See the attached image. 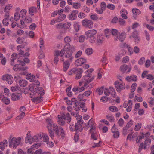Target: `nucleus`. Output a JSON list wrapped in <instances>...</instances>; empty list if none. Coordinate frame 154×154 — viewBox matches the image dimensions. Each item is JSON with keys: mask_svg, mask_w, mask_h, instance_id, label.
Segmentation results:
<instances>
[{"mask_svg": "<svg viewBox=\"0 0 154 154\" xmlns=\"http://www.w3.org/2000/svg\"><path fill=\"white\" fill-rule=\"evenodd\" d=\"M53 130L55 131L56 136L58 138H60V135L62 138H64L65 133L61 127H58L56 125H53Z\"/></svg>", "mask_w": 154, "mask_h": 154, "instance_id": "f257e3e1", "label": "nucleus"}, {"mask_svg": "<svg viewBox=\"0 0 154 154\" xmlns=\"http://www.w3.org/2000/svg\"><path fill=\"white\" fill-rule=\"evenodd\" d=\"M31 137V132L30 131H29L26 135V136L25 138V142L26 143H28L31 144L32 141L38 142L39 140V138L37 136L35 135L31 139L30 138Z\"/></svg>", "mask_w": 154, "mask_h": 154, "instance_id": "f03ea898", "label": "nucleus"}, {"mask_svg": "<svg viewBox=\"0 0 154 154\" xmlns=\"http://www.w3.org/2000/svg\"><path fill=\"white\" fill-rule=\"evenodd\" d=\"M47 122L48 123L47 127L48 130L50 137L52 139H53L54 137V134L53 131H52V128H53V125L55 124H53L52 122L51 121V120L50 119H47Z\"/></svg>", "mask_w": 154, "mask_h": 154, "instance_id": "7ed1b4c3", "label": "nucleus"}, {"mask_svg": "<svg viewBox=\"0 0 154 154\" xmlns=\"http://www.w3.org/2000/svg\"><path fill=\"white\" fill-rule=\"evenodd\" d=\"M18 61L21 64V65L19 64H15L14 66L13 69L15 71H18L19 70H26L28 68L27 67H24L23 66L25 65V63L23 62L21 60H18Z\"/></svg>", "mask_w": 154, "mask_h": 154, "instance_id": "20e7f679", "label": "nucleus"}, {"mask_svg": "<svg viewBox=\"0 0 154 154\" xmlns=\"http://www.w3.org/2000/svg\"><path fill=\"white\" fill-rule=\"evenodd\" d=\"M21 138L16 137L13 138L11 140L9 141L10 147H13L16 148L20 143Z\"/></svg>", "mask_w": 154, "mask_h": 154, "instance_id": "39448f33", "label": "nucleus"}, {"mask_svg": "<svg viewBox=\"0 0 154 154\" xmlns=\"http://www.w3.org/2000/svg\"><path fill=\"white\" fill-rule=\"evenodd\" d=\"M71 49H71V50L66 51L64 54L65 57L66 58L69 59L68 60L69 61H72V60L73 58L72 54L73 52L75 50L74 47H72Z\"/></svg>", "mask_w": 154, "mask_h": 154, "instance_id": "423d86ee", "label": "nucleus"}, {"mask_svg": "<svg viewBox=\"0 0 154 154\" xmlns=\"http://www.w3.org/2000/svg\"><path fill=\"white\" fill-rule=\"evenodd\" d=\"M82 125H80L78 124H77L76 123L75 124V125L73 124H71L69 126L70 130L72 131H79L81 132L82 130Z\"/></svg>", "mask_w": 154, "mask_h": 154, "instance_id": "0eeeda50", "label": "nucleus"}, {"mask_svg": "<svg viewBox=\"0 0 154 154\" xmlns=\"http://www.w3.org/2000/svg\"><path fill=\"white\" fill-rule=\"evenodd\" d=\"M115 85L117 91L119 92L125 88V84L122 82H119L118 81H116L115 82Z\"/></svg>", "mask_w": 154, "mask_h": 154, "instance_id": "6e6552de", "label": "nucleus"}, {"mask_svg": "<svg viewBox=\"0 0 154 154\" xmlns=\"http://www.w3.org/2000/svg\"><path fill=\"white\" fill-rule=\"evenodd\" d=\"M3 81H6L9 84H11L13 82V78L11 75L8 74L3 75L2 77Z\"/></svg>", "mask_w": 154, "mask_h": 154, "instance_id": "1a4fd4ad", "label": "nucleus"}, {"mask_svg": "<svg viewBox=\"0 0 154 154\" xmlns=\"http://www.w3.org/2000/svg\"><path fill=\"white\" fill-rule=\"evenodd\" d=\"M82 24L85 27L91 28L93 26V23L91 20L85 19L82 20Z\"/></svg>", "mask_w": 154, "mask_h": 154, "instance_id": "9d476101", "label": "nucleus"}, {"mask_svg": "<svg viewBox=\"0 0 154 154\" xmlns=\"http://www.w3.org/2000/svg\"><path fill=\"white\" fill-rule=\"evenodd\" d=\"M96 127H92L90 130V132L91 134V138L94 140H97L98 136L97 133L95 131Z\"/></svg>", "mask_w": 154, "mask_h": 154, "instance_id": "9b49d317", "label": "nucleus"}, {"mask_svg": "<svg viewBox=\"0 0 154 154\" xmlns=\"http://www.w3.org/2000/svg\"><path fill=\"white\" fill-rule=\"evenodd\" d=\"M79 13L78 11L76 10H74L68 16V18L71 20H75L77 18V15Z\"/></svg>", "mask_w": 154, "mask_h": 154, "instance_id": "f8f14e48", "label": "nucleus"}, {"mask_svg": "<svg viewBox=\"0 0 154 154\" xmlns=\"http://www.w3.org/2000/svg\"><path fill=\"white\" fill-rule=\"evenodd\" d=\"M83 72L82 69L80 68L75 69L74 74L76 75L75 77L76 79H79L81 78Z\"/></svg>", "mask_w": 154, "mask_h": 154, "instance_id": "ddd939ff", "label": "nucleus"}, {"mask_svg": "<svg viewBox=\"0 0 154 154\" xmlns=\"http://www.w3.org/2000/svg\"><path fill=\"white\" fill-rule=\"evenodd\" d=\"M97 33V31L94 29L89 30L85 32V35L86 37V38L88 39L90 37L94 36Z\"/></svg>", "mask_w": 154, "mask_h": 154, "instance_id": "4468645a", "label": "nucleus"}, {"mask_svg": "<svg viewBox=\"0 0 154 154\" xmlns=\"http://www.w3.org/2000/svg\"><path fill=\"white\" fill-rule=\"evenodd\" d=\"M86 60L83 58H80L77 59L75 62V64L77 66H81L82 65L86 63Z\"/></svg>", "mask_w": 154, "mask_h": 154, "instance_id": "2eb2a0df", "label": "nucleus"}, {"mask_svg": "<svg viewBox=\"0 0 154 154\" xmlns=\"http://www.w3.org/2000/svg\"><path fill=\"white\" fill-rule=\"evenodd\" d=\"M21 97V94L20 93H13L11 95V99L13 101L17 100L20 99Z\"/></svg>", "mask_w": 154, "mask_h": 154, "instance_id": "dca6fc26", "label": "nucleus"}, {"mask_svg": "<svg viewBox=\"0 0 154 154\" xmlns=\"http://www.w3.org/2000/svg\"><path fill=\"white\" fill-rule=\"evenodd\" d=\"M62 61L63 62V70L64 72H66L70 66L69 61L66 60L64 61V59H63Z\"/></svg>", "mask_w": 154, "mask_h": 154, "instance_id": "f3484780", "label": "nucleus"}, {"mask_svg": "<svg viewBox=\"0 0 154 154\" xmlns=\"http://www.w3.org/2000/svg\"><path fill=\"white\" fill-rule=\"evenodd\" d=\"M104 39V36L103 35H98L96 40V43L98 45H99L102 44L103 42Z\"/></svg>", "mask_w": 154, "mask_h": 154, "instance_id": "a211bd4d", "label": "nucleus"}, {"mask_svg": "<svg viewBox=\"0 0 154 154\" xmlns=\"http://www.w3.org/2000/svg\"><path fill=\"white\" fill-rule=\"evenodd\" d=\"M61 115L62 116H63V119L67 123H69L71 122V117L69 113H66V114L64 113H62Z\"/></svg>", "mask_w": 154, "mask_h": 154, "instance_id": "6ab92c4d", "label": "nucleus"}, {"mask_svg": "<svg viewBox=\"0 0 154 154\" xmlns=\"http://www.w3.org/2000/svg\"><path fill=\"white\" fill-rule=\"evenodd\" d=\"M0 98L2 102H3L4 104L6 105H8L10 103V99L4 96L2 94H0Z\"/></svg>", "mask_w": 154, "mask_h": 154, "instance_id": "aec40b11", "label": "nucleus"}, {"mask_svg": "<svg viewBox=\"0 0 154 154\" xmlns=\"http://www.w3.org/2000/svg\"><path fill=\"white\" fill-rule=\"evenodd\" d=\"M138 34L137 31H134L133 33L131 36L134 39V42L135 43H138L140 41V38L138 36ZM131 36H130V38Z\"/></svg>", "mask_w": 154, "mask_h": 154, "instance_id": "412c9836", "label": "nucleus"}, {"mask_svg": "<svg viewBox=\"0 0 154 154\" xmlns=\"http://www.w3.org/2000/svg\"><path fill=\"white\" fill-rule=\"evenodd\" d=\"M24 47L22 45H19L17 46V51L19 52L18 55H22L24 54V51L23 49Z\"/></svg>", "mask_w": 154, "mask_h": 154, "instance_id": "4be33fe9", "label": "nucleus"}, {"mask_svg": "<svg viewBox=\"0 0 154 154\" xmlns=\"http://www.w3.org/2000/svg\"><path fill=\"white\" fill-rule=\"evenodd\" d=\"M65 52L66 50L63 48L60 51L58 50L55 51V54L57 56H60V57H63L65 54Z\"/></svg>", "mask_w": 154, "mask_h": 154, "instance_id": "5701e85b", "label": "nucleus"}, {"mask_svg": "<svg viewBox=\"0 0 154 154\" xmlns=\"http://www.w3.org/2000/svg\"><path fill=\"white\" fill-rule=\"evenodd\" d=\"M36 93L40 94L41 96H43L44 94V90L41 87H37L35 88V93Z\"/></svg>", "mask_w": 154, "mask_h": 154, "instance_id": "b1692460", "label": "nucleus"}, {"mask_svg": "<svg viewBox=\"0 0 154 154\" xmlns=\"http://www.w3.org/2000/svg\"><path fill=\"white\" fill-rule=\"evenodd\" d=\"M111 34H112V35L115 36V41H117L118 40V30L116 29H112L111 31Z\"/></svg>", "mask_w": 154, "mask_h": 154, "instance_id": "393cba45", "label": "nucleus"}, {"mask_svg": "<svg viewBox=\"0 0 154 154\" xmlns=\"http://www.w3.org/2000/svg\"><path fill=\"white\" fill-rule=\"evenodd\" d=\"M63 116H62L61 115L58 116V118L57 119V122L60 125H63L65 121L64 119L63 118Z\"/></svg>", "mask_w": 154, "mask_h": 154, "instance_id": "a878e982", "label": "nucleus"}, {"mask_svg": "<svg viewBox=\"0 0 154 154\" xmlns=\"http://www.w3.org/2000/svg\"><path fill=\"white\" fill-rule=\"evenodd\" d=\"M19 85L21 87H23L26 86L28 84L26 80L24 79L20 80L19 81Z\"/></svg>", "mask_w": 154, "mask_h": 154, "instance_id": "bb28decb", "label": "nucleus"}, {"mask_svg": "<svg viewBox=\"0 0 154 154\" xmlns=\"http://www.w3.org/2000/svg\"><path fill=\"white\" fill-rule=\"evenodd\" d=\"M26 78L27 79H29L31 82H35V76L33 75H32L31 73L28 74L26 75Z\"/></svg>", "mask_w": 154, "mask_h": 154, "instance_id": "cd10ccee", "label": "nucleus"}, {"mask_svg": "<svg viewBox=\"0 0 154 154\" xmlns=\"http://www.w3.org/2000/svg\"><path fill=\"white\" fill-rule=\"evenodd\" d=\"M126 34L125 32H122L121 34L118 35V39L121 42H123L126 38Z\"/></svg>", "mask_w": 154, "mask_h": 154, "instance_id": "c85d7f7f", "label": "nucleus"}, {"mask_svg": "<svg viewBox=\"0 0 154 154\" xmlns=\"http://www.w3.org/2000/svg\"><path fill=\"white\" fill-rule=\"evenodd\" d=\"M76 117V119L77 120V122L76 123H77V124H78L82 126V124L83 122V121L82 119V116L81 115L79 116L78 115Z\"/></svg>", "mask_w": 154, "mask_h": 154, "instance_id": "c756f323", "label": "nucleus"}, {"mask_svg": "<svg viewBox=\"0 0 154 154\" xmlns=\"http://www.w3.org/2000/svg\"><path fill=\"white\" fill-rule=\"evenodd\" d=\"M35 86V84L33 83L30 84L29 87V90L32 92V95L35 94V89H34V87Z\"/></svg>", "mask_w": 154, "mask_h": 154, "instance_id": "7c9ffc66", "label": "nucleus"}, {"mask_svg": "<svg viewBox=\"0 0 154 154\" xmlns=\"http://www.w3.org/2000/svg\"><path fill=\"white\" fill-rule=\"evenodd\" d=\"M126 79L128 81H131V80L135 81L137 80V77L136 76L133 75L130 77L128 76L127 77Z\"/></svg>", "mask_w": 154, "mask_h": 154, "instance_id": "2f4dec72", "label": "nucleus"}, {"mask_svg": "<svg viewBox=\"0 0 154 154\" xmlns=\"http://www.w3.org/2000/svg\"><path fill=\"white\" fill-rule=\"evenodd\" d=\"M132 11L133 14V17L134 18L136 17L137 15L140 14V11L137 9H133Z\"/></svg>", "mask_w": 154, "mask_h": 154, "instance_id": "473e14b6", "label": "nucleus"}, {"mask_svg": "<svg viewBox=\"0 0 154 154\" xmlns=\"http://www.w3.org/2000/svg\"><path fill=\"white\" fill-rule=\"evenodd\" d=\"M42 96H40L36 97L35 98H33L32 99V100L33 102H36V103H39V102L42 101Z\"/></svg>", "mask_w": 154, "mask_h": 154, "instance_id": "72a5a7b5", "label": "nucleus"}, {"mask_svg": "<svg viewBox=\"0 0 154 154\" xmlns=\"http://www.w3.org/2000/svg\"><path fill=\"white\" fill-rule=\"evenodd\" d=\"M107 119L110 122H114V119L113 116L112 114H109L106 116Z\"/></svg>", "mask_w": 154, "mask_h": 154, "instance_id": "f704fd0d", "label": "nucleus"}, {"mask_svg": "<svg viewBox=\"0 0 154 154\" xmlns=\"http://www.w3.org/2000/svg\"><path fill=\"white\" fill-rule=\"evenodd\" d=\"M147 149V147L143 143H141L139 146L138 149V152L139 153H140L141 151L143 149Z\"/></svg>", "mask_w": 154, "mask_h": 154, "instance_id": "c9c22d12", "label": "nucleus"}, {"mask_svg": "<svg viewBox=\"0 0 154 154\" xmlns=\"http://www.w3.org/2000/svg\"><path fill=\"white\" fill-rule=\"evenodd\" d=\"M7 141L6 140H4L3 142H0V148L4 149L5 146H7Z\"/></svg>", "mask_w": 154, "mask_h": 154, "instance_id": "e433bc0d", "label": "nucleus"}, {"mask_svg": "<svg viewBox=\"0 0 154 154\" xmlns=\"http://www.w3.org/2000/svg\"><path fill=\"white\" fill-rule=\"evenodd\" d=\"M128 68L127 66L125 64L122 65L120 67V70L123 73L125 72V71L128 69Z\"/></svg>", "mask_w": 154, "mask_h": 154, "instance_id": "4c0bfd02", "label": "nucleus"}, {"mask_svg": "<svg viewBox=\"0 0 154 154\" xmlns=\"http://www.w3.org/2000/svg\"><path fill=\"white\" fill-rule=\"evenodd\" d=\"M72 47H74V46L72 45L71 46L70 44L69 43H66L64 47V49L66 51L67 50H71V48Z\"/></svg>", "mask_w": 154, "mask_h": 154, "instance_id": "58836bf2", "label": "nucleus"}, {"mask_svg": "<svg viewBox=\"0 0 154 154\" xmlns=\"http://www.w3.org/2000/svg\"><path fill=\"white\" fill-rule=\"evenodd\" d=\"M36 8L33 7L30 8L29 9V13L32 15H33L34 12L36 11Z\"/></svg>", "mask_w": 154, "mask_h": 154, "instance_id": "ea45409f", "label": "nucleus"}, {"mask_svg": "<svg viewBox=\"0 0 154 154\" xmlns=\"http://www.w3.org/2000/svg\"><path fill=\"white\" fill-rule=\"evenodd\" d=\"M144 138L143 133L142 132L141 133V135L138 136L137 138L136 139V143H139L140 142L141 140L142 139Z\"/></svg>", "mask_w": 154, "mask_h": 154, "instance_id": "a19ab883", "label": "nucleus"}, {"mask_svg": "<svg viewBox=\"0 0 154 154\" xmlns=\"http://www.w3.org/2000/svg\"><path fill=\"white\" fill-rule=\"evenodd\" d=\"M85 52L87 55H90L93 53V50L92 48H88L86 49Z\"/></svg>", "mask_w": 154, "mask_h": 154, "instance_id": "79ce46f5", "label": "nucleus"}, {"mask_svg": "<svg viewBox=\"0 0 154 154\" xmlns=\"http://www.w3.org/2000/svg\"><path fill=\"white\" fill-rule=\"evenodd\" d=\"M60 16L58 17L57 20V21L60 22L64 20L66 17V16L65 14L60 15Z\"/></svg>", "mask_w": 154, "mask_h": 154, "instance_id": "37998d69", "label": "nucleus"}, {"mask_svg": "<svg viewBox=\"0 0 154 154\" xmlns=\"http://www.w3.org/2000/svg\"><path fill=\"white\" fill-rule=\"evenodd\" d=\"M128 104H129V105L127 108L126 110L127 112H129L131 111V109L132 106V101L131 100H129L128 101Z\"/></svg>", "mask_w": 154, "mask_h": 154, "instance_id": "c03bdc74", "label": "nucleus"}, {"mask_svg": "<svg viewBox=\"0 0 154 154\" xmlns=\"http://www.w3.org/2000/svg\"><path fill=\"white\" fill-rule=\"evenodd\" d=\"M89 126H87V128H88L89 127H95V126H94L93 124V119L92 118L89 121L88 123Z\"/></svg>", "mask_w": 154, "mask_h": 154, "instance_id": "a18cd8bd", "label": "nucleus"}, {"mask_svg": "<svg viewBox=\"0 0 154 154\" xmlns=\"http://www.w3.org/2000/svg\"><path fill=\"white\" fill-rule=\"evenodd\" d=\"M85 103L83 102L80 105V107L82 109V110L83 112H86L87 110V109L85 107Z\"/></svg>", "mask_w": 154, "mask_h": 154, "instance_id": "49530a36", "label": "nucleus"}, {"mask_svg": "<svg viewBox=\"0 0 154 154\" xmlns=\"http://www.w3.org/2000/svg\"><path fill=\"white\" fill-rule=\"evenodd\" d=\"M27 11L25 9H22L20 12V15L21 17L23 18L26 14Z\"/></svg>", "mask_w": 154, "mask_h": 154, "instance_id": "de8ad7c7", "label": "nucleus"}, {"mask_svg": "<svg viewBox=\"0 0 154 154\" xmlns=\"http://www.w3.org/2000/svg\"><path fill=\"white\" fill-rule=\"evenodd\" d=\"M81 4L78 2H73V7L75 9H78L81 7Z\"/></svg>", "mask_w": 154, "mask_h": 154, "instance_id": "09e8293b", "label": "nucleus"}, {"mask_svg": "<svg viewBox=\"0 0 154 154\" xmlns=\"http://www.w3.org/2000/svg\"><path fill=\"white\" fill-rule=\"evenodd\" d=\"M20 88L17 86H13L11 88V90L13 92L19 90Z\"/></svg>", "mask_w": 154, "mask_h": 154, "instance_id": "8fccbe9b", "label": "nucleus"}, {"mask_svg": "<svg viewBox=\"0 0 154 154\" xmlns=\"http://www.w3.org/2000/svg\"><path fill=\"white\" fill-rule=\"evenodd\" d=\"M109 109L112 112H117L118 111V109L115 106H113L109 107Z\"/></svg>", "mask_w": 154, "mask_h": 154, "instance_id": "3c124183", "label": "nucleus"}, {"mask_svg": "<svg viewBox=\"0 0 154 154\" xmlns=\"http://www.w3.org/2000/svg\"><path fill=\"white\" fill-rule=\"evenodd\" d=\"M79 23L77 22H74V28L76 32H77L79 30Z\"/></svg>", "mask_w": 154, "mask_h": 154, "instance_id": "603ef678", "label": "nucleus"}, {"mask_svg": "<svg viewBox=\"0 0 154 154\" xmlns=\"http://www.w3.org/2000/svg\"><path fill=\"white\" fill-rule=\"evenodd\" d=\"M105 33L106 37L109 38L111 34V31L109 29H106L105 30Z\"/></svg>", "mask_w": 154, "mask_h": 154, "instance_id": "864d4df0", "label": "nucleus"}, {"mask_svg": "<svg viewBox=\"0 0 154 154\" xmlns=\"http://www.w3.org/2000/svg\"><path fill=\"white\" fill-rule=\"evenodd\" d=\"M17 54L16 53H13L11 58V62H14V60L16 59Z\"/></svg>", "mask_w": 154, "mask_h": 154, "instance_id": "5fc2aeb1", "label": "nucleus"}, {"mask_svg": "<svg viewBox=\"0 0 154 154\" xmlns=\"http://www.w3.org/2000/svg\"><path fill=\"white\" fill-rule=\"evenodd\" d=\"M14 19L15 21H17L18 20L20 17L19 14L18 13V12H16L14 14Z\"/></svg>", "mask_w": 154, "mask_h": 154, "instance_id": "6e6d98bb", "label": "nucleus"}, {"mask_svg": "<svg viewBox=\"0 0 154 154\" xmlns=\"http://www.w3.org/2000/svg\"><path fill=\"white\" fill-rule=\"evenodd\" d=\"M91 93V92L90 90L85 92L83 94H82V97H88L89 96Z\"/></svg>", "mask_w": 154, "mask_h": 154, "instance_id": "4d7b16f0", "label": "nucleus"}, {"mask_svg": "<svg viewBox=\"0 0 154 154\" xmlns=\"http://www.w3.org/2000/svg\"><path fill=\"white\" fill-rule=\"evenodd\" d=\"M24 21L26 23H30L32 22V20L30 17H27L25 18Z\"/></svg>", "mask_w": 154, "mask_h": 154, "instance_id": "13d9d810", "label": "nucleus"}, {"mask_svg": "<svg viewBox=\"0 0 154 154\" xmlns=\"http://www.w3.org/2000/svg\"><path fill=\"white\" fill-rule=\"evenodd\" d=\"M136 85L137 84L135 83L133 84L132 85L131 90V93L134 92L135 91V89L136 87Z\"/></svg>", "mask_w": 154, "mask_h": 154, "instance_id": "bf43d9fd", "label": "nucleus"}, {"mask_svg": "<svg viewBox=\"0 0 154 154\" xmlns=\"http://www.w3.org/2000/svg\"><path fill=\"white\" fill-rule=\"evenodd\" d=\"M12 6L11 4H9L7 5L6 6H5L4 10V12H8L7 10H9L10 9L12 8Z\"/></svg>", "mask_w": 154, "mask_h": 154, "instance_id": "052dcab7", "label": "nucleus"}, {"mask_svg": "<svg viewBox=\"0 0 154 154\" xmlns=\"http://www.w3.org/2000/svg\"><path fill=\"white\" fill-rule=\"evenodd\" d=\"M107 7L108 9L112 10H114L116 8L114 5L111 4H108L107 6Z\"/></svg>", "mask_w": 154, "mask_h": 154, "instance_id": "680f3d73", "label": "nucleus"}, {"mask_svg": "<svg viewBox=\"0 0 154 154\" xmlns=\"http://www.w3.org/2000/svg\"><path fill=\"white\" fill-rule=\"evenodd\" d=\"M64 40L66 43H67L71 42V39L70 37L67 36L64 38Z\"/></svg>", "mask_w": 154, "mask_h": 154, "instance_id": "e2e57ef3", "label": "nucleus"}, {"mask_svg": "<svg viewBox=\"0 0 154 154\" xmlns=\"http://www.w3.org/2000/svg\"><path fill=\"white\" fill-rule=\"evenodd\" d=\"M23 38L22 37H19L16 40L18 44H22L23 41Z\"/></svg>", "mask_w": 154, "mask_h": 154, "instance_id": "0e129e2a", "label": "nucleus"}, {"mask_svg": "<svg viewBox=\"0 0 154 154\" xmlns=\"http://www.w3.org/2000/svg\"><path fill=\"white\" fill-rule=\"evenodd\" d=\"M118 123L120 126L122 127L124 124V121L123 119L121 118L119 119Z\"/></svg>", "mask_w": 154, "mask_h": 154, "instance_id": "69168bd1", "label": "nucleus"}, {"mask_svg": "<svg viewBox=\"0 0 154 154\" xmlns=\"http://www.w3.org/2000/svg\"><path fill=\"white\" fill-rule=\"evenodd\" d=\"M40 146V145L39 143H36L33 144L31 146V149H35Z\"/></svg>", "mask_w": 154, "mask_h": 154, "instance_id": "338daca9", "label": "nucleus"}, {"mask_svg": "<svg viewBox=\"0 0 154 154\" xmlns=\"http://www.w3.org/2000/svg\"><path fill=\"white\" fill-rule=\"evenodd\" d=\"M133 121L132 120H130L127 123V125L125 126L128 128L131 127L133 124Z\"/></svg>", "mask_w": 154, "mask_h": 154, "instance_id": "774afa93", "label": "nucleus"}]
</instances>
